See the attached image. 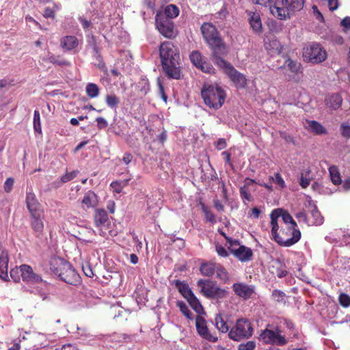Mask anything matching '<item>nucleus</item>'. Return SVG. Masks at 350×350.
Instances as JSON below:
<instances>
[{
	"instance_id": "nucleus-52",
	"label": "nucleus",
	"mask_w": 350,
	"mask_h": 350,
	"mask_svg": "<svg viewBox=\"0 0 350 350\" xmlns=\"http://www.w3.org/2000/svg\"><path fill=\"white\" fill-rule=\"evenodd\" d=\"M202 211L204 213L205 218L207 221H209L212 224L215 223V216L211 211L208 210V208L206 206H202Z\"/></svg>"
},
{
	"instance_id": "nucleus-10",
	"label": "nucleus",
	"mask_w": 350,
	"mask_h": 350,
	"mask_svg": "<svg viewBox=\"0 0 350 350\" xmlns=\"http://www.w3.org/2000/svg\"><path fill=\"white\" fill-rule=\"evenodd\" d=\"M219 67L222 68L224 72L228 76L231 81L237 88H244L246 85L247 79L245 77L237 71L229 62H226L223 57L217 59L214 62Z\"/></svg>"
},
{
	"instance_id": "nucleus-36",
	"label": "nucleus",
	"mask_w": 350,
	"mask_h": 350,
	"mask_svg": "<svg viewBox=\"0 0 350 350\" xmlns=\"http://www.w3.org/2000/svg\"><path fill=\"white\" fill-rule=\"evenodd\" d=\"M85 92L90 98H96L98 96L100 89L96 83H89L85 87Z\"/></svg>"
},
{
	"instance_id": "nucleus-47",
	"label": "nucleus",
	"mask_w": 350,
	"mask_h": 350,
	"mask_svg": "<svg viewBox=\"0 0 350 350\" xmlns=\"http://www.w3.org/2000/svg\"><path fill=\"white\" fill-rule=\"evenodd\" d=\"M240 195L243 200L251 202L252 200V197L246 185H243L240 188Z\"/></svg>"
},
{
	"instance_id": "nucleus-32",
	"label": "nucleus",
	"mask_w": 350,
	"mask_h": 350,
	"mask_svg": "<svg viewBox=\"0 0 350 350\" xmlns=\"http://www.w3.org/2000/svg\"><path fill=\"white\" fill-rule=\"evenodd\" d=\"M250 23L252 29L256 32L260 33L262 30V23L260 17L258 14L253 13L250 18Z\"/></svg>"
},
{
	"instance_id": "nucleus-33",
	"label": "nucleus",
	"mask_w": 350,
	"mask_h": 350,
	"mask_svg": "<svg viewBox=\"0 0 350 350\" xmlns=\"http://www.w3.org/2000/svg\"><path fill=\"white\" fill-rule=\"evenodd\" d=\"M215 321V325L219 331L222 333H226L229 331V327L221 314L216 315Z\"/></svg>"
},
{
	"instance_id": "nucleus-19",
	"label": "nucleus",
	"mask_w": 350,
	"mask_h": 350,
	"mask_svg": "<svg viewBox=\"0 0 350 350\" xmlns=\"http://www.w3.org/2000/svg\"><path fill=\"white\" fill-rule=\"evenodd\" d=\"M8 262L9 257L6 250L0 252V278L4 281L9 280L8 277Z\"/></svg>"
},
{
	"instance_id": "nucleus-43",
	"label": "nucleus",
	"mask_w": 350,
	"mask_h": 350,
	"mask_svg": "<svg viewBox=\"0 0 350 350\" xmlns=\"http://www.w3.org/2000/svg\"><path fill=\"white\" fill-rule=\"evenodd\" d=\"M54 7L55 9L50 7L45 8L42 14L44 18H51L54 19L55 18V11L59 10V7L57 5H55Z\"/></svg>"
},
{
	"instance_id": "nucleus-40",
	"label": "nucleus",
	"mask_w": 350,
	"mask_h": 350,
	"mask_svg": "<svg viewBox=\"0 0 350 350\" xmlns=\"http://www.w3.org/2000/svg\"><path fill=\"white\" fill-rule=\"evenodd\" d=\"M120 100L115 94H107L106 96V103L111 108H116L119 104Z\"/></svg>"
},
{
	"instance_id": "nucleus-35",
	"label": "nucleus",
	"mask_w": 350,
	"mask_h": 350,
	"mask_svg": "<svg viewBox=\"0 0 350 350\" xmlns=\"http://www.w3.org/2000/svg\"><path fill=\"white\" fill-rule=\"evenodd\" d=\"M329 172L332 182L336 185H340L341 183V178L338 169L335 165H332L329 167Z\"/></svg>"
},
{
	"instance_id": "nucleus-16",
	"label": "nucleus",
	"mask_w": 350,
	"mask_h": 350,
	"mask_svg": "<svg viewBox=\"0 0 350 350\" xmlns=\"http://www.w3.org/2000/svg\"><path fill=\"white\" fill-rule=\"evenodd\" d=\"M26 205L30 215L44 212L41 208L40 204L38 202L36 195L31 192L28 191L26 194Z\"/></svg>"
},
{
	"instance_id": "nucleus-29",
	"label": "nucleus",
	"mask_w": 350,
	"mask_h": 350,
	"mask_svg": "<svg viewBox=\"0 0 350 350\" xmlns=\"http://www.w3.org/2000/svg\"><path fill=\"white\" fill-rule=\"evenodd\" d=\"M310 206L311 207L310 214L313 219V220L310 221L311 224L317 226L322 224L323 222V217L317 209V206L310 203Z\"/></svg>"
},
{
	"instance_id": "nucleus-50",
	"label": "nucleus",
	"mask_w": 350,
	"mask_h": 350,
	"mask_svg": "<svg viewBox=\"0 0 350 350\" xmlns=\"http://www.w3.org/2000/svg\"><path fill=\"white\" fill-rule=\"evenodd\" d=\"M256 348V342L250 340L245 343H241L238 346V350H254Z\"/></svg>"
},
{
	"instance_id": "nucleus-8",
	"label": "nucleus",
	"mask_w": 350,
	"mask_h": 350,
	"mask_svg": "<svg viewBox=\"0 0 350 350\" xmlns=\"http://www.w3.org/2000/svg\"><path fill=\"white\" fill-rule=\"evenodd\" d=\"M253 327L251 323L246 319H239L230 329L228 336L235 341L248 339L253 335Z\"/></svg>"
},
{
	"instance_id": "nucleus-17",
	"label": "nucleus",
	"mask_w": 350,
	"mask_h": 350,
	"mask_svg": "<svg viewBox=\"0 0 350 350\" xmlns=\"http://www.w3.org/2000/svg\"><path fill=\"white\" fill-rule=\"evenodd\" d=\"M235 294L245 299L251 297L254 293V288L243 283H235L232 286Z\"/></svg>"
},
{
	"instance_id": "nucleus-1",
	"label": "nucleus",
	"mask_w": 350,
	"mask_h": 350,
	"mask_svg": "<svg viewBox=\"0 0 350 350\" xmlns=\"http://www.w3.org/2000/svg\"><path fill=\"white\" fill-rule=\"evenodd\" d=\"M159 56L163 71L169 78L180 79V55L178 49L170 41L162 42Z\"/></svg>"
},
{
	"instance_id": "nucleus-51",
	"label": "nucleus",
	"mask_w": 350,
	"mask_h": 350,
	"mask_svg": "<svg viewBox=\"0 0 350 350\" xmlns=\"http://www.w3.org/2000/svg\"><path fill=\"white\" fill-rule=\"evenodd\" d=\"M338 300L340 302V304L345 307L347 308L350 306V297L346 294V293H341L339 295Z\"/></svg>"
},
{
	"instance_id": "nucleus-2",
	"label": "nucleus",
	"mask_w": 350,
	"mask_h": 350,
	"mask_svg": "<svg viewBox=\"0 0 350 350\" xmlns=\"http://www.w3.org/2000/svg\"><path fill=\"white\" fill-rule=\"evenodd\" d=\"M203 38L211 51L213 62L227 54V46L216 27L211 23H204L200 27Z\"/></svg>"
},
{
	"instance_id": "nucleus-13",
	"label": "nucleus",
	"mask_w": 350,
	"mask_h": 350,
	"mask_svg": "<svg viewBox=\"0 0 350 350\" xmlns=\"http://www.w3.org/2000/svg\"><path fill=\"white\" fill-rule=\"evenodd\" d=\"M94 222L100 230V234L105 237L106 235L105 230H109L111 225L107 211L104 209H96L94 214Z\"/></svg>"
},
{
	"instance_id": "nucleus-41",
	"label": "nucleus",
	"mask_w": 350,
	"mask_h": 350,
	"mask_svg": "<svg viewBox=\"0 0 350 350\" xmlns=\"http://www.w3.org/2000/svg\"><path fill=\"white\" fill-rule=\"evenodd\" d=\"M217 273V278L221 280L226 281L228 279V272L226 269L220 265L218 264L217 269H215Z\"/></svg>"
},
{
	"instance_id": "nucleus-4",
	"label": "nucleus",
	"mask_w": 350,
	"mask_h": 350,
	"mask_svg": "<svg viewBox=\"0 0 350 350\" xmlns=\"http://www.w3.org/2000/svg\"><path fill=\"white\" fill-rule=\"evenodd\" d=\"M304 5V0H275L270 12L277 18L286 20L291 14L301 10Z\"/></svg>"
},
{
	"instance_id": "nucleus-58",
	"label": "nucleus",
	"mask_w": 350,
	"mask_h": 350,
	"mask_svg": "<svg viewBox=\"0 0 350 350\" xmlns=\"http://www.w3.org/2000/svg\"><path fill=\"white\" fill-rule=\"evenodd\" d=\"M98 129H103L108 126L107 121L103 117H98L96 119Z\"/></svg>"
},
{
	"instance_id": "nucleus-57",
	"label": "nucleus",
	"mask_w": 350,
	"mask_h": 350,
	"mask_svg": "<svg viewBox=\"0 0 350 350\" xmlns=\"http://www.w3.org/2000/svg\"><path fill=\"white\" fill-rule=\"evenodd\" d=\"M82 269L86 276L89 278H92L94 276L92 268L89 263L83 265Z\"/></svg>"
},
{
	"instance_id": "nucleus-21",
	"label": "nucleus",
	"mask_w": 350,
	"mask_h": 350,
	"mask_svg": "<svg viewBox=\"0 0 350 350\" xmlns=\"http://www.w3.org/2000/svg\"><path fill=\"white\" fill-rule=\"evenodd\" d=\"M280 217H282L284 223L288 226V230L291 233L292 237H293L294 231H299V230L297 228V223L287 211L282 209V211L280 213Z\"/></svg>"
},
{
	"instance_id": "nucleus-63",
	"label": "nucleus",
	"mask_w": 350,
	"mask_h": 350,
	"mask_svg": "<svg viewBox=\"0 0 350 350\" xmlns=\"http://www.w3.org/2000/svg\"><path fill=\"white\" fill-rule=\"evenodd\" d=\"M310 179L306 178L304 176L303 174L301 175L300 180H299V184L301 186L302 188L305 189L310 185Z\"/></svg>"
},
{
	"instance_id": "nucleus-59",
	"label": "nucleus",
	"mask_w": 350,
	"mask_h": 350,
	"mask_svg": "<svg viewBox=\"0 0 350 350\" xmlns=\"http://www.w3.org/2000/svg\"><path fill=\"white\" fill-rule=\"evenodd\" d=\"M215 249L219 256L221 257H227L228 256L227 250L222 245L217 244Z\"/></svg>"
},
{
	"instance_id": "nucleus-3",
	"label": "nucleus",
	"mask_w": 350,
	"mask_h": 350,
	"mask_svg": "<svg viewBox=\"0 0 350 350\" xmlns=\"http://www.w3.org/2000/svg\"><path fill=\"white\" fill-rule=\"evenodd\" d=\"M50 269L67 284L76 285L80 282V275L68 262L62 258H52L50 260Z\"/></svg>"
},
{
	"instance_id": "nucleus-28",
	"label": "nucleus",
	"mask_w": 350,
	"mask_h": 350,
	"mask_svg": "<svg viewBox=\"0 0 350 350\" xmlns=\"http://www.w3.org/2000/svg\"><path fill=\"white\" fill-rule=\"evenodd\" d=\"M326 101V104L328 107L331 108L332 109L336 110L341 106L342 99L339 94H334L329 96Z\"/></svg>"
},
{
	"instance_id": "nucleus-54",
	"label": "nucleus",
	"mask_w": 350,
	"mask_h": 350,
	"mask_svg": "<svg viewBox=\"0 0 350 350\" xmlns=\"http://www.w3.org/2000/svg\"><path fill=\"white\" fill-rule=\"evenodd\" d=\"M78 173V171H72L71 172L65 174L61 177V182L62 183H66L68 181L72 180L77 176Z\"/></svg>"
},
{
	"instance_id": "nucleus-5",
	"label": "nucleus",
	"mask_w": 350,
	"mask_h": 350,
	"mask_svg": "<svg viewBox=\"0 0 350 350\" xmlns=\"http://www.w3.org/2000/svg\"><path fill=\"white\" fill-rule=\"evenodd\" d=\"M201 95L204 103L215 109L220 108L226 99L225 92L217 84L205 83L202 89Z\"/></svg>"
},
{
	"instance_id": "nucleus-49",
	"label": "nucleus",
	"mask_w": 350,
	"mask_h": 350,
	"mask_svg": "<svg viewBox=\"0 0 350 350\" xmlns=\"http://www.w3.org/2000/svg\"><path fill=\"white\" fill-rule=\"evenodd\" d=\"M132 336L126 334H113L111 336V340L115 342L131 341Z\"/></svg>"
},
{
	"instance_id": "nucleus-9",
	"label": "nucleus",
	"mask_w": 350,
	"mask_h": 350,
	"mask_svg": "<svg viewBox=\"0 0 350 350\" xmlns=\"http://www.w3.org/2000/svg\"><path fill=\"white\" fill-rule=\"evenodd\" d=\"M197 286L206 297L210 299H221L226 297V291L219 287L215 282L210 280L200 279L197 282Z\"/></svg>"
},
{
	"instance_id": "nucleus-61",
	"label": "nucleus",
	"mask_w": 350,
	"mask_h": 350,
	"mask_svg": "<svg viewBox=\"0 0 350 350\" xmlns=\"http://www.w3.org/2000/svg\"><path fill=\"white\" fill-rule=\"evenodd\" d=\"M252 1L255 4H258L264 6L269 5V7L271 5H273L274 3L273 0H252Z\"/></svg>"
},
{
	"instance_id": "nucleus-38",
	"label": "nucleus",
	"mask_w": 350,
	"mask_h": 350,
	"mask_svg": "<svg viewBox=\"0 0 350 350\" xmlns=\"http://www.w3.org/2000/svg\"><path fill=\"white\" fill-rule=\"evenodd\" d=\"M177 306L179 308L181 312L189 319H192V313L189 310L188 306L187 304L182 301H177Z\"/></svg>"
},
{
	"instance_id": "nucleus-27",
	"label": "nucleus",
	"mask_w": 350,
	"mask_h": 350,
	"mask_svg": "<svg viewBox=\"0 0 350 350\" xmlns=\"http://www.w3.org/2000/svg\"><path fill=\"white\" fill-rule=\"evenodd\" d=\"M172 284L175 285L178 291L185 299L193 293L189 287V285L184 282H182L179 280H176L172 282Z\"/></svg>"
},
{
	"instance_id": "nucleus-34",
	"label": "nucleus",
	"mask_w": 350,
	"mask_h": 350,
	"mask_svg": "<svg viewBox=\"0 0 350 350\" xmlns=\"http://www.w3.org/2000/svg\"><path fill=\"white\" fill-rule=\"evenodd\" d=\"M165 16L164 18H168L170 20L176 17L179 14V9L178 8L173 4L168 5L164 11Z\"/></svg>"
},
{
	"instance_id": "nucleus-56",
	"label": "nucleus",
	"mask_w": 350,
	"mask_h": 350,
	"mask_svg": "<svg viewBox=\"0 0 350 350\" xmlns=\"http://www.w3.org/2000/svg\"><path fill=\"white\" fill-rule=\"evenodd\" d=\"M14 183V180L13 178L10 177L6 179L3 186L4 190L6 193H10L12 191Z\"/></svg>"
},
{
	"instance_id": "nucleus-48",
	"label": "nucleus",
	"mask_w": 350,
	"mask_h": 350,
	"mask_svg": "<svg viewBox=\"0 0 350 350\" xmlns=\"http://www.w3.org/2000/svg\"><path fill=\"white\" fill-rule=\"evenodd\" d=\"M10 277L16 282L20 281L21 277V266L20 267H16L10 270Z\"/></svg>"
},
{
	"instance_id": "nucleus-11",
	"label": "nucleus",
	"mask_w": 350,
	"mask_h": 350,
	"mask_svg": "<svg viewBox=\"0 0 350 350\" xmlns=\"http://www.w3.org/2000/svg\"><path fill=\"white\" fill-rule=\"evenodd\" d=\"M303 57L308 62L318 64L325 60L327 53L319 44L312 42L304 47Z\"/></svg>"
},
{
	"instance_id": "nucleus-14",
	"label": "nucleus",
	"mask_w": 350,
	"mask_h": 350,
	"mask_svg": "<svg viewBox=\"0 0 350 350\" xmlns=\"http://www.w3.org/2000/svg\"><path fill=\"white\" fill-rule=\"evenodd\" d=\"M44 217V212L30 215V226L37 237H40L42 235Z\"/></svg>"
},
{
	"instance_id": "nucleus-22",
	"label": "nucleus",
	"mask_w": 350,
	"mask_h": 350,
	"mask_svg": "<svg viewBox=\"0 0 350 350\" xmlns=\"http://www.w3.org/2000/svg\"><path fill=\"white\" fill-rule=\"evenodd\" d=\"M78 40L75 36H66L61 39V46L66 51H71L78 46Z\"/></svg>"
},
{
	"instance_id": "nucleus-60",
	"label": "nucleus",
	"mask_w": 350,
	"mask_h": 350,
	"mask_svg": "<svg viewBox=\"0 0 350 350\" xmlns=\"http://www.w3.org/2000/svg\"><path fill=\"white\" fill-rule=\"evenodd\" d=\"M157 85L159 86V93L161 94L162 98L163 99V100L165 102H166L167 99V96L165 94L164 87L163 85L162 81L160 79V78L157 79Z\"/></svg>"
},
{
	"instance_id": "nucleus-12",
	"label": "nucleus",
	"mask_w": 350,
	"mask_h": 350,
	"mask_svg": "<svg viewBox=\"0 0 350 350\" xmlns=\"http://www.w3.org/2000/svg\"><path fill=\"white\" fill-rule=\"evenodd\" d=\"M156 26L163 36L168 38L174 37V23L170 18H164L163 16H157Z\"/></svg>"
},
{
	"instance_id": "nucleus-30",
	"label": "nucleus",
	"mask_w": 350,
	"mask_h": 350,
	"mask_svg": "<svg viewBox=\"0 0 350 350\" xmlns=\"http://www.w3.org/2000/svg\"><path fill=\"white\" fill-rule=\"evenodd\" d=\"M191 307L198 314L203 312V307L193 293L186 298Z\"/></svg>"
},
{
	"instance_id": "nucleus-15",
	"label": "nucleus",
	"mask_w": 350,
	"mask_h": 350,
	"mask_svg": "<svg viewBox=\"0 0 350 350\" xmlns=\"http://www.w3.org/2000/svg\"><path fill=\"white\" fill-rule=\"evenodd\" d=\"M196 326L199 335H200L204 339L212 342H215L217 340L216 337L213 336L209 333L206 324V321L203 317L197 316L196 319Z\"/></svg>"
},
{
	"instance_id": "nucleus-55",
	"label": "nucleus",
	"mask_w": 350,
	"mask_h": 350,
	"mask_svg": "<svg viewBox=\"0 0 350 350\" xmlns=\"http://www.w3.org/2000/svg\"><path fill=\"white\" fill-rule=\"evenodd\" d=\"M226 241L229 244L228 249L232 253V249H237L240 245L239 241L236 239H232L230 237H226Z\"/></svg>"
},
{
	"instance_id": "nucleus-53",
	"label": "nucleus",
	"mask_w": 350,
	"mask_h": 350,
	"mask_svg": "<svg viewBox=\"0 0 350 350\" xmlns=\"http://www.w3.org/2000/svg\"><path fill=\"white\" fill-rule=\"evenodd\" d=\"M340 133L343 137L349 139L350 138V125L346 122H342L340 124Z\"/></svg>"
},
{
	"instance_id": "nucleus-64",
	"label": "nucleus",
	"mask_w": 350,
	"mask_h": 350,
	"mask_svg": "<svg viewBox=\"0 0 350 350\" xmlns=\"http://www.w3.org/2000/svg\"><path fill=\"white\" fill-rule=\"evenodd\" d=\"M341 26L346 28L347 29H350V16H346L340 22Z\"/></svg>"
},
{
	"instance_id": "nucleus-18",
	"label": "nucleus",
	"mask_w": 350,
	"mask_h": 350,
	"mask_svg": "<svg viewBox=\"0 0 350 350\" xmlns=\"http://www.w3.org/2000/svg\"><path fill=\"white\" fill-rule=\"evenodd\" d=\"M21 278L27 282L38 283L42 281L41 277L33 273L32 268L27 265H21Z\"/></svg>"
},
{
	"instance_id": "nucleus-45",
	"label": "nucleus",
	"mask_w": 350,
	"mask_h": 350,
	"mask_svg": "<svg viewBox=\"0 0 350 350\" xmlns=\"http://www.w3.org/2000/svg\"><path fill=\"white\" fill-rule=\"evenodd\" d=\"M272 299L278 303L285 302L284 297L285 294L281 291L274 290L272 292Z\"/></svg>"
},
{
	"instance_id": "nucleus-25",
	"label": "nucleus",
	"mask_w": 350,
	"mask_h": 350,
	"mask_svg": "<svg viewBox=\"0 0 350 350\" xmlns=\"http://www.w3.org/2000/svg\"><path fill=\"white\" fill-rule=\"evenodd\" d=\"M217 265V263L212 262H203L200 267V271L203 275L210 277L215 273Z\"/></svg>"
},
{
	"instance_id": "nucleus-46",
	"label": "nucleus",
	"mask_w": 350,
	"mask_h": 350,
	"mask_svg": "<svg viewBox=\"0 0 350 350\" xmlns=\"http://www.w3.org/2000/svg\"><path fill=\"white\" fill-rule=\"evenodd\" d=\"M33 127L36 131L41 133L40 116L38 110H35L33 114Z\"/></svg>"
},
{
	"instance_id": "nucleus-39",
	"label": "nucleus",
	"mask_w": 350,
	"mask_h": 350,
	"mask_svg": "<svg viewBox=\"0 0 350 350\" xmlns=\"http://www.w3.org/2000/svg\"><path fill=\"white\" fill-rule=\"evenodd\" d=\"M284 67L288 68L292 72L297 73L300 68V64L291 59L286 60Z\"/></svg>"
},
{
	"instance_id": "nucleus-26",
	"label": "nucleus",
	"mask_w": 350,
	"mask_h": 350,
	"mask_svg": "<svg viewBox=\"0 0 350 350\" xmlns=\"http://www.w3.org/2000/svg\"><path fill=\"white\" fill-rule=\"evenodd\" d=\"M308 129L316 135L327 133L326 129L319 122L315 120H307Z\"/></svg>"
},
{
	"instance_id": "nucleus-44",
	"label": "nucleus",
	"mask_w": 350,
	"mask_h": 350,
	"mask_svg": "<svg viewBox=\"0 0 350 350\" xmlns=\"http://www.w3.org/2000/svg\"><path fill=\"white\" fill-rule=\"evenodd\" d=\"M269 179L271 182L275 183L280 189L285 187V182L279 173H275L273 177L270 176Z\"/></svg>"
},
{
	"instance_id": "nucleus-31",
	"label": "nucleus",
	"mask_w": 350,
	"mask_h": 350,
	"mask_svg": "<svg viewBox=\"0 0 350 350\" xmlns=\"http://www.w3.org/2000/svg\"><path fill=\"white\" fill-rule=\"evenodd\" d=\"M44 61H48L50 63H52L55 65H58L60 66H70V63L63 59L61 58L59 56H55L53 54H49L48 57L43 59Z\"/></svg>"
},
{
	"instance_id": "nucleus-37",
	"label": "nucleus",
	"mask_w": 350,
	"mask_h": 350,
	"mask_svg": "<svg viewBox=\"0 0 350 350\" xmlns=\"http://www.w3.org/2000/svg\"><path fill=\"white\" fill-rule=\"evenodd\" d=\"M189 58L192 64L197 68L205 60L202 54L197 51H193L191 53Z\"/></svg>"
},
{
	"instance_id": "nucleus-23",
	"label": "nucleus",
	"mask_w": 350,
	"mask_h": 350,
	"mask_svg": "<svg viewBox=\"0 0 350 350\" xmlns=\"http://www.w3.org/2000/svg\"><path fill=\"white\" fill-rule=\"evenodd\" d=\"M81 203L86 208H92L97 205V196L92 191H88L85 193Z\"/></svg>"
},
{
	"instance_id": "nucleus-62",
	"label": "nucleus",
	"mask_w": 350,
	"mask_h": 350,
	"mask_svg": "<svg viewBox=\"0 0 350 350\" xmlns=\"http://www.w3.org/2000/svg\"><path fill=\"white\" fill-rule=\"evenodd\" d=\"M280 323H283V325H284L289 330L293 329L295 327L293 323L291 320L285 318L281 319Z\"/></svg>"
},
{
	"instance_id": "nucleus-24",
	"label": "nucleus",
	"mask_w": 350,
	"mask_h": 350,
	"mask_svg": "<svg viewBox=\"0 0 350 350\" xmlns=\"http://www.w3.org/2000/svg\"><path fill=\"white\" fill-rule=\"evenodd\" d=\"M90 44H91L93 46V49L95 51V58L97 60L98 63H96L95 65L101 70L106 71L107 68L105 66V64L101 57V55L98 52V49L96 44V39L94 36H91V40H89Z\"/></svg>"
},
{
	"instance_id": "nucleus-42",
	"label": "nucleus",
	"mask_w": 350,
	"mask_h": 350,
	"mask_svg": "<svg viewBox=\"0 0 350 350\" xmlns=\"http://www.w3.org/2000/svg\"><path fill=\"white\" fill-rule=\"evenodd\" d=\"M198 68L200 69L202 72L208 74L214 73L215 72V68L212 64L206 59L198 66Z\"/></svg>"
},
{
	"instance_id": "nucleus-7",
	"label": "nucleus",
	"mask_w": 350,
	"mask_h": 350,
	"mask_svg": "<svg viewBox=\"0 0 350 350\" xmlns=\"http://www.w3.org/2000/svg\"><path fill=\"white\" fill-rule=\"evenodd\" d=\"M281 211L282 208L274 209L270 215L271 234L274 240L280 245L284 247H290L299 241L301 238V232L300 231H294L293 237L290 238L282 237L278 233V230L279 229L278 219L280 217V213Z\"/></svg>"
},
{
	"instance_id": "nucleus-20",
	"label": "nucleus",
	"mask_w": 350,
	"mask_h": 350,
	"mask_svg": "<svg viewBox=\"0 0 350 350\" xmlns=\"http://www.w3.org/2000/svg\"><path fill=\"white\" fill-rule=\"evenodd\" d=\"M232 254L242 262L250 261L252 257V250L244 245L239 246L237 249H232Z\"/></svg>"
},
{
	"instance_id": "nucleus-6",
	"label": "nucleus",
	"mask_w": 350,
	"mask_h": 350,
	"mask_svg": "<svg viewBox=\"0 0 350 350\" xmlns=\"http://www.w3.org/2000/svg\"><path fill=\"white\" fill-rule=\"evenodd\" d=\"M282 332L278 325L268 324L260 334L259 339L267 345L285 346L288 344V340Z\"/></svg>"
}]
</instances>
